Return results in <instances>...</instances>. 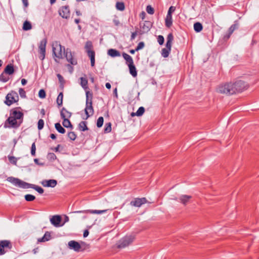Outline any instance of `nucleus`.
I'll list each match as a JSON object with an SVG mask.
<instances>
[{"instance_id": "nucleus-1", "label": "nucleus", "mask_w": 259, "mask_h": 259, "mask_svg": "<svg viewBox=\"0 0 259 259\" xmlns=\"http://www.w3.org/2000/svg\"><path fill=\"white\" fill-rule=\"evenodd\" d=\"M248 87L246 82L241 80L235 82H225L217 86L216 92L221 94L230 96L242 92L247 89Z\"/></svg>"}, {"instance_id": "nucleus-2", "label": "nucleus", "mask_w": 259, "mask_h": 259, "mask_svg": "<svg viewBox=\"0 0 259 259\" xmlns=\"http://www.w3.org/2000/svg\"><path fill=\"white\" fill-rule=\"evenodd\" d=\"M24 113L21 107H17L11 109L10 111V116L6 120L4 127L18 128L23 121Z\"/></svg>"}, {"instance_id": "nucleus-3", "label": "nucleus", "mask_w": 259, "mask_h": 259, "mask_svg": "<svg viewBox=\"0 0 259 259\" xmlns=\"http://www.w3.org/2000/svg\"><path fill=\"white\" fill-rule=\"evenodd\" d=\"M7 180L19 188L23 189L30 188L31 184L23 181L18 178L9 177L7 178Z\"/></svg>"}, {"instance_id": "nucleus-4", "label": "nucleus", "mask_w": 259, "mask_h": 259, "mask_svg": "<svg viewBox=\"0 0 259 259\" xmlns=\"http://www.w3.org/2000/svg\"><path fill=\"white\" fill-rule=\"evenodd\" d=\"M18 101L19 96L17 93L14 91H11L7 95L5 103L10 106L13 104L17 103Z\"/></svg>"}, {"instance_id": "nucleus-5", "label": "nucleus", "mask_w": 259, "mask_h": 259, "mask_svg": "<svg viewBox=\"0 0 259 259\" xmlns=\"http://www.w3.org/2000/svg\"><path fill=\"white\" fill-rule=\"evenodd\" d=\"M63 52L64 56L67 61L70 63L71 65H75L77 64V59L74 57V53H72L70 49L67 48L65 49V48H63Z\"/></svg>"}, {"instance_id": "nucleus-6", "label": "nucleus", "mask_w": 259, "mask_h": 259, "mask_svg": "<svg viewBox=\"0 0 259 259\" xmlns=\"http://www.w3.org/2000/svg\"><path fill=\"white\" fill-rule=\"evenodd\" d=\"M12 248V242L8 240L0 241V255H4Z\"/></svg>"}, {"instance_id": "nucleus-7", "label": "nucleus", "mask_w": 259, "mask_h": 259, "mask_svg": "<svg viewBox=\"0 0 259 259\" xmlns=\"http://www.w3.org/2000/svg\"><path fill=\"white\" fill-rule=\"evenodd\" d=\"M134 239L132 236H126L121 239L118 244V248H122L128 246Z\"/></svg>"}, {"instance_id": "nucleus-8", "label": "nucleus", "mask_w": 259, "mask_h": 259, "mask_svg": "<svg viewBox=\"0 0 259 259\" xmlns=\"http://www.w3.org/2000/svg\"><path fill=\"white\" fill-rule=\"evenodd\" d=\"M47 43L46 38L42 39L39 45V58L41 60H43L45 58L46 55V47Z\"/></svg>"}, {"instance_id": "nucleus-9", "label": "nucleus", "mask_w": 259, "mask_h": 259, "mask_svg": "<svg viewBox=\"0 0 259 259\" xmlns=\"http://www.w3.org/2000/svg\"><path fill=\"white\" fill-rule=\"evenodd\" d=\"M153 26V23L150 21H145L143 23H140V27L141 29L140 34L147 33L150 31Z\"/></svg>"}, {"instance_id": "nucleus-10", "label": "nucleus", "mask_w": 259, "mask_h": 259, "mask_svg": "<svg viewBox=\"0 0 259 259\" xmlns=\"http://www.w3.org/2000/svg\"><path fill=\"white\" fill-rule=\"evenodd\" d=\"M59 14L63 18L68 19L70 17V12L69 10V7L68 5L62 6L59 10Z\"/></svg>"}, {"instance_id": "nucleus-11", "label": "nucleus", "mask_w": 259, "mask_h": 259, "mask_svg": "<svg viewBox=\"0 0 259 259\" xmlns=\"http://www.w3.org/2000/svg\"><path fill=\"white\" fill-rule=\"evenodd\" d=\"M85 114L86 115L85 119H88L90 116L94 114V108L93 106V101H86L85 108L84 109Z\"/></svg>"}, {"instance_id": "nucleus-12", "label": "nucleus", "mask_w": 259, "mask_h": 259, "mask_svg": "<svg viewBox=\"0 0 259 259\" xmlns=\"http://www.w3.org/2000/svg\"><path fill=\"white\" fill-rule=\"evenodd\" d=\"M63 48H65L63 46H62L60 44H59L58 46H57L56 47H53V56L59 59H62L63 57V54H62V51H63Z\"/></svg>"}, {"instance_id": "nucleus-13", "label": "nucleus", "mask_w": 259, "mask_h": 259, "mask_svg": "<svg viewBox=\"0 0 259 259\" xmlns=\"http://www.w3.org/2000/svg\"><path fill=\"white\" fill-rule=\"evenodd\" d=\"M109 209H104V210H92V209H87L83 210H77L72 212V213H93V214H102L104 213H106Z\"/></svg>"}, {"instance_id": "nucleus-14", "label": "nucleus", "mask_w": 259, "mask_h": 259, "mask_svg": "<svg viewBox=\"0 0 259 259\" xmlns=\"http://www.w3.org/2000/svg\"><path fill=\"white\" fill-rule=\"evenodd\" d=\"M147 202V200L145 197H143L141 198H136L131 202L130 204L132 206L139 207L142 204L146 203Z\"/></svg>"}, {"instance_id": "nucleus-15", "label": "nucleus", "mask_w": 259, "mask_h": 259, "mask_svg": "<svg viewBox=\"0 0 259 259\" xmlns=\"http://www.w3.org/2000/svg\"><path fill=\"white\" fill-rule=\"evenodd\" d=\"M61 217L60 215H54L51 219L50 222L51 224L56 227H61L64 225V223L61 224Z\"/></svg>"}, {"instance_id": "nucleus-16", "label": "nucleus", "mask_w": 259, "mask_h": 259, "mask_svg": "<svg viewBox=\"0 0 259 259\" xmlns=\"http://www.w3.org/2000/svg\"><path fill=\"white\" fill-rule=\"evenodd\" d=\"M68 246L70 249H73L76 252H79L81 250L80 244L78 242L74 240L70 241L68 242Z\"/></svg>"}, {"instance_id": "nucleus-17", "label": "nucleus", "mask_w": 259, "mask_h": 259, "mask_svg": "<svg viewBox=\"0 0 259 259\" xmlns=\"http://www.w3.org/2000/svg\"><path fill=\"white\" fill-rule=\"evenodd\" d=\"M191 198H192V196L191 195H182L180 196L178 199L176 198L175 199L176 200H177L179 202H181L184 205H186L190 201V200Z\"/></svg>"}, {"instance_id": "nucleus-18", "label": "nucleus", "mask_w": 259, "mask_h": 259, "mask_svg": "<svg viewBox=\"0 0 259 259\" xmlns=\"http://www.w3.org/2000/svg\"><path fill=\"white\" fill-rule=\"evenodd\" d=\"M84 49L88 56L91 55V53L92 54H95V51L93 50V46L91 41L88 40L85 42Z\"/></svg>"}, {"instance_id": "nucleus-19", "label": "nucleus", "mask_w": 259, "mask_h": 259, "mask_svg": "<svg viewBox=\"0 0 259 259\" xmlns=\"http://www.w3.org/2000/svg\"><path fill=\"white\" fill-rule=\"evenodd\" d=\"M41 184L44 187L54 188L56 186L57 181L56 180H45Z\"/></svg>"}, {"instance_id": "nucleus-20", "label": "nucleus", "mask_w": 259, "mask_h": 259, "mask_svg": "<svg viewBox=\"0 0 259 259\" xmlns=\"http://www.w3.org/2000/svg\"><path fill=\"white\" fill-rule=\"evenodd\" d=\"M61 118H70L72 115L71 112L68 111L65 108L63 107L60 112Z\"/></svg>"}, {"instance_id": "nucleus-21", "label": "nucleus", "mask_w": 259, "mask_h": 259, "mask_svg": "<svg viewBox=\"0 0 259 259\" xmlns=\"http://www.w3.org/2000/svg\"><path fill=\"white\" fill-rule=\"evenodd\" d=\"M174 39V36L172 33H170L167 35L166 38V48L171 50V48L172 46V42Z\"/></svg>"}, {"instance_id": "nucleus-22", "label": "nucleus", "mask_w": 259, "mask_h": 259, "mask_svg": "<svg viewBox=\"0 0 259 259\" xmlns=\"http://www.w3.org/2000/svg\"><path fill=\"white\" fill-rule=\"evenodd\" d=\"M172 25V15L167 14L165 18V25L167 28H170Z\"/></svg>"}, {"instance_id": "nucleus-23", "label": "nucleus", "mask_w": 259, "mask_h": 259, "mask_svg": "<svg viewBox=\"0 0 259 259\" xmlns=\"http://www.w3.org/2000/svg\"><path fill=\"white\" fill-rule=\"evenodd\" d=\"M4 73L8 75H12L14 73L15 70L13 65L9 64L6 66L4 69Z\"/></svg>"}, {"instance_id": "nucleus-24", "label": "nucleus", "mask_w": 259, "mask_h": 259, "mask_svg": "<svg viewBox=\"0 0 259 259\" xmlns=\"http://www.w3.org/2000/svg\"><path fill=\"white\" fill-rule=\"evenodd\" d=\"M107 54L112 57H119L120 56L119 51L113 49H109Z\"/></svg>"}, {"instance_id": "nucleus-25", "label": "nucleus", "mask_w": 259, "mask_h": 259, "mask_svg": "<svg viewBox=\"0 0 259 259\" xmlns=\"http://www.w3.org/2000/svg\"><path fill=\"white\" fill-rule=\"evenodd\" d=\"M51 238V236L50 233L48 232H46L42 237L38 239L37 241L38 242H44L50 240Z\"/></svg>"}, {"instance_id": "nucleus-26", "label": "nucleus", "mask_w": 259, "mask_h": 259, "mask_svg": "<svg viewBox=\"0 0 259 259\" xmlns=\"http://www.w3.org/2000/svg\"><path fill=\"white\" fill-rule=\"evenodd\" d=\"M122 57L125 60L127 65L134 64L132 57L125 53H122Z\"/></svg>"}, {"instance_id": "nucleus-27", "label": "nucleus", "mask_w": 259, "mask_h": 259, "mask_svg": "<svg viewBox=\"0 0 259 259\" xmlns=\"http://www.w3.org/2000/svg\"><path fill=\"white\" fill-rule=\"evenodd\" d=\"M80 85L82 87V88L84 90H89V87H88V81L87 79H86L84 77H81L80 78Z\"/></svg>"}, {"instance_id": "nucleus-28", "label": "nucleus", "mask_w": 259, "mask_h": 259, "mask_svg": "<svg viewBox=\"0 0 259 259\" xmlns=\"http://www.w3.org/2000/svg\"><path fill=\"white\" fill-rule=\"evenodd\" d=\"M129 70L130 74L134 77H135L137 76V71L136 68L134 64L128 65Z\"/></svg>"}, {"instance_id": "nucleus-29", "label": "nucleus", "mask_w": 259, "mask_h": 259, "mask_svg": "<svg viewBox=\"0 0 259 259\" xmlns=\"http://www.w3.org/2000/svg\"><path fill=\"white\" fill-rule=\"evenodd\" d=\"M63 119L62 124L64 127L66 128H70L71 130L73 128V125L71 124L69 118H62Z\"/></svg>"}, {"instance_id": "nucleus-30", "label": "nucleus", "mask_w": 259, "mask_h": 259, "mask_svg": "<svg viewBox=\"0 0 259 259\" xmlns=\"http://www.w3.org/2000/svg\"><path fill=\"white\" fill-rule=\"evenodd\" d=\"M55 127L56 130L60 134H65L66 132V130L64 127L62 126L61 124L59 122L56 123L55 124Z\"/></svg>"}, {"instance_id": "nucleus-31", "label": "nucleus", "mask_w": 259, "mask_h": 259, "mask_svg": "<svg viewBox=\"0 0 259 259\" xmlns=\"http://www.w3.org/2000/svg\"><path fill=\"white\" fill-rule=\"evenodd\" d=\"M203 26L200 22H196L194 24V29L196 32H200L202 30Z\"/></svg>"}, {"instance_id": "nucleus-32", "label": "nucleus", "mask_w": 259, "mask_h": 259, "mask_svg": "<svg viewBox=\"0 0 259 259\" xmlns=\"http://www.w3.org/2000/svg\"><path fill=\"white\" fill-rule=\"evenodd\" d=\"M80 131L84 132L85 131H87L89 130L88 127L87 126V122L82 121H81L78 125Z\"/></svg>"}, {"instance_id": "nucleus-33", "label": "nucleus", "mask_w": 259, "mask_h": 259, "mask_svg": "<svg viewBox=\"0 0 259 259\" xmlns=\"http://www.w3.org/2000/svg\"><path fill=\"white\" fill-rule=\"evenodd\" d=\"M30 188H32L36 190L37 192H38L39 194H42L44 192V190L40 187L34 185V184H30Z\"/></svg>"}, {"instance_id": "nucleus-34", "label": "nucleus", "mask_w": 259, "mask_h": 259, "mask_svg": "<svg viewBox=\"0 0 259 259\" xmlns=\"http://www.w3.org/2000/svg\"><path fill=\"white\" fill-rule=\"evenodd\" d=\"M22 28L25 31L30 30L32 28L31 23L28 21H25L23 23Z\"/></svg>"}, {"instance_id": "nucleus-35", "label": "nucleus", "mask_w": 259, "mask_h": 259, "mask_svg": "<svg viewBox=\"0 0 259 259\" xmlns=\"http://www.w3.org/2000/svg\"><path fill=\"white\" fill-rule=\"evenodd\" d=\"M63 94L62 92H60L58 96L57 99V103L59 107L61 106L63 104Z\"/></svg>"}, {"instance_id": "nucleus-36", "label": "nucleus", "mask_w": 259, "mask_h": 259, "mask_svg": "<svg viewBox=\"0 0 259 259\" xmlns=\"http://www.w3.org/2000/svg\"><path fill=\"white\" fill-rule=\"evenodd\" d=\"M116 8L119 11H122L125 9V5L123 2H117L116 4Z\"/></svg>"}, {"instance_id": "nucleus-37", "label": "nucleus", "mask_w": 259, "mask_h": 259, "mask_svg": "<svg viewBox=\"0 0 259 259\" xmlns=\"http://www.w3.org/2000/svg\"><path fill=\"white\" fill-rule=\"evenodd\" d=\"M170 50L167 49V48H163L162 49L161 51V55L164 58H166L169 56V54L170 52Z\"/></svg>"}, {"instance_id": "nucleus-38", "label": "nucleus", "mask_w": 259, "mask_h": 259, "mask_svg": "<svg viewBox=\"0 0 259 259\" xmlns=\"http://www.w3.org/2000/svg\"><path fill=\"white\" fill-rule=\"evenodd\" d=\"M85 91L86 95V101H87L88 100V101H93L92 99L93 97V95L92 92H90L88 90H85Z\"/></svg>"}, {"instance_id": "nucleus-39", "label": "nucleus", "mask_w": 259, "mask_h": 259, "mask_svg": "<svg viewBox=\"0 0 259 259\" xmlns=\"http://www.w3.org/2000/svg\"><path fill=\"white\" fill-rule=\"evenodd\" d=\"M7 74H5L4 71L0 75V80L4 82H6L9 79V76H8Z\"/></svg>"}, {"instance_id": "nucleus-40", "label": "nucleus", "mask_w": 259, "mask_h": 259, "mask_svg": "<svg viewBox=\"0 0 259 259\" xmlns=\"http://www.w3.org/2000/svg\"><path fill=\"white\" fill-rule=\"evenodd\" d=\"M111 122L106 123L105 125L104 132L105 133H109L111 131Z\"/></svg>"}, {"instance_id": "nucleus-41", "label": "nucleus", "mask_w": 259, "mask_h": 259, "mask_svg": "<svg viewBox=\"0 0 259 259\" xmlns=\"http://www.w3.org/2000/svg\"><path fill=\"white\" fill-rule=\"evenodd\" d=\"M67 137L71 141H73L76 139L77 135L74 132H70L68 133Z\"/></svg>"}, {"instance_id": "nucleus-42", "label": "nucleus", "mask_w": 259, "mask_h": 259, "mask_svg": "<svg viewBox=\"0 0 259 259\" xmlns=\"http://www.w3.org/2000/svg\"><path fill=\"white\" fill-rule=\"evenodd\" d=\"M8 158L11 163L15 165L17 164L18 158H16L13 156L10 155H8Z\"/></svg>"}, {"instance_id": "nucleus-43", "label": "nucleus", "mask_w": 259, "mask_h": 259, "mask_svg": "<svg viewBox=\"0 0 259 259\" xmlns=\"http://www.w3.org/2000/svg\"><path fill=\"white\" fill-rule=\"evenodd\" d=\"M24 197L25 200L27 201H32L35 199V197L31 194H26Z\"/></svg>"}, {"instance_id": "nucleus-44", "label": "nucleus", "mask_w": 259, "mask_h": 259, "mask_svg": "<svg viewBox=\"0 0 259 259\" xmlns=\"http://www.w3.org/2000/svg\"><path fill=\"white\" fill-rule=\"evenodd\" d=\"M144 112H145V108L143 107H140L139 108V109L136 112V115L137 116H140L144 114Z\"/></svg>"}, {"instance_id": "nucleus-45", "label": "nucleus", "mask_w": 259, "mask_h": 259, "mask_svg": "<svg viewBox=\"0 0 259 259\" xmlns=\"http://www.w3.org/2000/svg\"><path fill=\"white\" fill-rule=\"evenodd\" d=\"M104 122V118L102 116H100L97 119V126L99 128L102 126Z\"/></svg>"}, {"instance_id": "nucleus-46", "label": "nucleus", "mask_w": 259, "mask_h": 259, "mask_svg": "<svg viewBox=\"0 0 259 259\" xmlns=\"http://www.w3.org/2000/svg\"><path fill=\"white\" fill-rule=\"evenodd\" d=\"M47 158L51 161H54L57 159V156L53 153H49L47 155Z\"/></svg>"}, {"instance_id": "nucleus-47", "label": "nucleus", "mask_w": 259, "mask_h": 259, "mask_svg": "<svg viewBox=\"0 0 259 259\" xmlns=\"http://www.w3.org/2000/svg\"><path fill=\"white\" fill-rule=\"evenodd\" d=\"M57 76L58 78L60 83H61V86L62 87V88H63L64 84L65 83V80L64 79L63 77L60 74H57Z\"/></svg>"}, {"instance_id": "nucleus-48", "label": "nucleus", "mask_w": 259, "mask_h": 259, "mask_svg": "<svg viewBox=\"0 0 259 259\" xmlns=\"http://www.w3.org/2000/svg\"><path fill=\"white\" fill-rule=\"evenodd\" d=\"M44 121L42 119L38 120L37 122V128L38 130H41L44 128Z\"/></svg>"}, {"instance_id": "nucleus-49", "label": "nucleus", "mask_w": 259, "mask_h": 259, "mask_svg": "<svg viewBox=\"0 0 259 259\" xmlns=\"http://www.w3.org/2000/svg\"><path fill=\"white\" fill-rule=\"evenodd\" d=\"M238 28V24H234L232 25L229 28L228 32L230 33V34H232V33L234 32V31Z\"/></svg>"}, {"instance_id": "nucleus-50", "label": "nucleus", "mask_w": 259, "mask_h": 259, "mask_svg": "<svg viewBox=\"0 0 259 259\" xmlns=\"http://www.w3.org/2000/svg\"><path fill=\"white\" fill-rule=\"evenodd\" d=\"M146 11L148 14L150 15H153L154 13V9L151 5H148L147 6Z\"/></svg>"}, {"instance_id": "nucleus-51", "label": "nucleus", "mask_w": 259, "mask_h": 259, "mask_svg": "<svg viewBox=\"0 0 259 259\" xmlns=\"http://www.w3.org/2000/svg\"><path fill=\"white\" fill-rule=\"evenodd\" d=\"M91 59V64L92 67H94L95 64V54H92L91 53V55L88 56Z\"/></svg>"}, {"instance_id": "nucleus-52", "label": "nucleus", "mask_w": 259, "mask_h": 259, "mask_svg": "<svg viewBox=\"0 0 259 259\" xmlns=\"http://www.w3.org/2000/svg\"><path fill=\"white\" fill-rule=\"evenodd\" d=\"M38 96L41 99H44L46 97V93L44 89H41L39 91Z\"/></svg>"}, {"instance_id": "nucleus-53", "label": "nucleus", "mask_w": 259, "mask_h": 259, "mask_svg": "<svg viewBox=\"0 0 259 259\" xmlns=\"http://www.w3.org/2000/svg\"><path fill=\"white\" fill-rule=\"evenodd\" d=\"M36 146L35 143H33L31 147V154L32 156H35Z\"/></svg>"}, {"instance_id": "nucleus-54", "label": "nucleus", "mask_w": 259, "mask_h": 259, "mask_svg": "<svg viewBox=\"0 0 259 259\" xmlns=\"http://www.w3.org/2000/svg\"><path fill=\"white\" fill-rule=\"evenodd\" d=\"M19 93L21 98H25L26 97V92L23 89L20 88L19 89Z\"/></svg>"}, {"instance_id": "nucleus-55", "label": "nucleus", "mask_w": 259, "mask_h": 259, "mask_svg": "<svg viewBox=\"0 0 259 259\" xmlns=\"http://www.w3.org/2000/svg\"><path fill=\"white\" fill-rule=\"evenodd\" d=\"M157 41L160 45H163L164 41V37L161 35H158L157 37Z\"/></svg>"}, {"instance_id": "nucleus-56", "label": "nucleus", "mask_w": 259, "mask_h": 259, "mask_svg": "<svg viewBox=\"0 0 259 259\" xmlns=\"http://www.w3.org/2000/svg\"><path fill=\"white\" fill-rule=\"evenodd\" d=\"M145 46V44L143 41L140 42L137 47L136 48V50L137 51H139L140 50L142 49Z\"/></svg>"}, {"instance_id": "nucleus-57", "label": "nucleus", "mask_w": 259, "mask_h": 259, "mask_svg": "<svg viewBox=\"0 0 259 259\" xmlns=\"http://www.w3.org/2000/svg\"><path fill=\"white\" fill-rule=\"evenodd\" d=\"M176 10V7L174 6H170L168 10L167 14H169L170 15H172V13L175 11Z\"/></svg>"}, {"instance_id": "nucleus-58", "label": "nucleus", "mask_w": 259, "mask_h": 259, "mask_svg": "<svg viewBox=\"0 0 259 259\" xmlns=\"http://www.w3.org/2000/svg\"><path fill=\"white\" fill-rule=\"evenodd\" d=\"M138 34V32L137 31H136L134 32H132V35H131V40H133L134 39H135V37H136V36Z\"/></svg>"}, {"instance_id": "nucleus-59", "label": "nucleus", "mask_w": 259, "mask_h": 259, "mask_svg": "<svg viewBox=\"0 0 259 259\" xmlns=\"http://www.w3.org/2000/svg\"><path fill=\"white\" fill-rule=\"evenodd\" d=\"M34 162L36 164L38 165L43 166L44 165V163L39 162V160L37 158L34 159Z\"/></svg>"}, {"instance_id": "nucleus-60", "label": "nucleus", "mask_w": 259, "mask_h": 259, "mask_svg": "<svg viewBox=\"0 0 259 259\" xmlns=\"http://www.w3.org/2000/svg\"><path fill=\"white\" fill-rule=\"evenodd\" d=\"M146 16V13L145 12L142 11L140 14V17L142 19L144 20Z\"/></svg>"}, {"instance_id": "nucleus-61", "label": "nucleus", "mask_w": 259, "mask_h": 259, "mask_svg": "<svg viewBox=\"0 0 259 259\" xmlns=\"http://www.w3.org/2000/svg\"><path fill=\"white\" fill-rule=\"evenodd\" d=\"M25 8H27L28 6L29 3L28 0H21Z\"/></svg>"}, {"instance_id": "nucleus-62", "label": "nucleus", "mask_w": 259, "mask_h": 259, "mask_svg": "<svg viewBox=\"0 0 259 259\" xmlns=\"http://www.w3.org/2000/svg\"><path fill=\"white\" fill-rule=\"evenodd\" d=\"M231 34H230V33L228 32L227 34H226V35H224V39L225 40H228L230 37V36H231Z\"/></svg>"}, {"instance_id": "nucleus-63", "label": "nucleus", "mask_w": 259, "mask_h": 259, "mask_svg": "<svg viewBox=\"0 0 259 259\" xmlns=\"http://www.w3.org/2000/svg\"><path fill=\"white\" fill-rule=\"evenodd\" d=\"M89 234V232L88 230H85L84 231L83 236L84 237H87Z\"/></svg>"}, {"instance_id": "nucleus-64", "label": "nucleus", "mask_w": 259, "mask_h": 259, "mask_svg": "<svg viewBox=\"0 0 259 259\" xmlns=\"http://www.w3.org/2000/svg\"><path fill=\"white\" fill-rule=\"evenodd\" d=\"M27 80L24 78H23L21 80V83L23 85H25L27 83Z\"/></svg>"}]
</instances>
